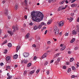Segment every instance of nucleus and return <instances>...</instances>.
I'll use <instances>...</instances> for the list:
<instances>
[{
    "mask_svg": "<svg viewBox=\"0 0 79 79\" xmlns=\"http://www.w3.org/2000/svg\"><path fill=\"white\" fill-rule=\"evenodd\" d=\"M32 21L39 22L42 21L44 18V15L40 12L36 11L32 12L31 14Z\"/></svg>",
    "mask_w": 79,
    "mask_h": 79,
    "instance_id": "nucleus-1",
    "label": "nucleus"
},
{
    "mask_svg": "<svg viewBox=\"0 0 79 79\" xmlns=\"http://www.w3.org/2000/svg\"><path fill=\"white\" fill-rule=\"evenodd\" d=\"M23 55L25 58H27L29 56V53L24 52L23 54Z\"/></svg>",
    "mask_w": 79,
    "mask_h": 79,
    "instance_id": "nucleus-2",
    "label": "nucleus"
},
{
    "mask_svg": "<svg viewBox=\"0 0 79 79\" xmlns=\"http://www.w3.org/2000/svg\"><path fill=\"white\" fill-rule=\"evenodd\" d=\"M7 32L10 35H13V34L11 31V29L9 28H7Z\"/></svg>",
    "mask_w": 79,
    "mask_h": 79,
    "instance_id": "nucleus-3",
    "label": "nucleus"
},
{
    "mask_svg": "<svg viewBox=\"0 0 79 79\" xmlns=\"http://www.w3.org/2000/svg\"><path fill=\"white\" fill-rule=\"evenodd\" d=\"M64 25V22L63 21H61L59 23V26L60 27H61Z\"/></svg>",
    "mask_w": 79,
    "mask_h": 79,
    "instance_id": "nucleus-4",
    "label": "nucleus"
},
{
    "mask_svg": "<svg viewBox=\"0 0 79 79\" xmlns=\"http://www.w3.org/2000/svg\"><path fill=\"white\" fill-rule=\"evenodd\" d=\"M61 58L58 57L57 58V60L55 62V64H56V65L58 64V63L60 62V61L61 60Z\"/></svg>",
    "mask_w": 79,
    "mask_h": 79,
    "instance_id": "nucleus-5",
    "label": "nucleus"
},
{
    "mask_svg": "<svg viewBox=\"0 0 79 79\" xmlns=\"http://www.w3.org/2000/svg\"><path fill=\"white\" fill-rule=\"evenodd\" d=\"M54 34L56 36L58 35L59 34V30H57V31H55Z\"/></svg>",
    "mask_w": 79,
    "mask_h": 79,
    "instance_id": "nucleus-6",
    "label": "nucleus"
},
{
    "mask_svg": "<svg viewBox=\"0 0 79 79\" xmlns=\"http://www.w3.org/2000/svg\"><path fill=\"white\" fill-rule=\"evenodd\" d=\"M4 14L5 16H7L8 14V9H5L4 11Z\"/></svg>",
    "mask_w": 79,
    "mask_h": 79,
    "instance_id": "nucleus-7",
    "label": "nucleus"
},
{
    "mask_svg": "<svg viewBox=\"0 0 79 79\" xmlns=\"http://www.w3.org/2000/svg\"><path fill=\"white\" fill-rule=\"evenodd\" d=\"M48 55V54H47V53H45L44 54L42 57V58L44 59V58H46V57Z\"/></svg>",
    "mask_w": 79,
    "mask_h": 79,
    "instance_id": "nucleus-8",
    "label": "nucleus"
},
{
    "mask_svg": "<svg viewBox=\"0 0 79 79\" xmlns=\"http://www.w3.org/2000/svg\"><path fill=\"white\" fill-rule=\"evenodd\" d=\"M60 55V53H57L54 56V57L55 58H57V57H58V56H59V55Z\"/></svg>",
    "mask_w": 79,
    "mask_h": 79,
    "instance_id": "nucleus-9",
    "label": "nucleus"
},
{
    "mask_svg": "<svg viewBox=\"0 0 79 79\" xmlns=\"http://www.w3.org/2000/svg\"><path fill=\"white\" fill-rule=\"evenodd\" d=\"M7 76L8 77L7 78V79H10L11 78H12V76L10 75V73H7Z\"/></svg>",
    "mask_w": 79,
    "mask_h": 79,
    "instance_id": "nucleus-10",
    "label": "nucleus"
},
{
    "mask_svg": "<svg viewBox=\"0 0 79 79\" xmlns=\"http://www.w3.org/2000/svg\"><path fill=\"white\" fill-rule=\"evenodd\" d=\"M56 0H48V2L50 3L52 2V3H55L56 2Z\"/></svg>",
    "mask_w": 79,
    "mask_h": 79,
    "instance_id": "nucleus-11",
    "label": "nucleus"
},
{
    "mask_svg": "<svg viewBox=\"0 0 79 79\" xmlns=\"http://www.w3.org/2000/svg\"><path fill=\"white\" fill-rule=\"evenodd\" d=\"M57 30H59V29H58L57 28V27L56 26H55L54 27V31H57Z\"/></svg>",
    "mask_w": 79,
    "mask_h": 79,
    "instance_id": "nucleus-12",
    "label": "nucleus"
},
{
    "mask_svg": "<svg viewBox=\"0 0 79 79\" xmlns=\"http://www.w3.org/2000/svg\"><path fill=\"white\" fill-rule=\"evenodd\" d=\"M66 48V46H63L62 48L60 49V51H63L64 49Z\"/></svg>",
    "mask_w": 79,
    "mask_h": 79,
    "instance_id": "nucleus-13",
    "label": "nucleus"
},
{
    "mask_svg": "<svg viewBox=\"0 0 79 79\" xmlns=\"http://www.w3.org/2000/svg\"><path fill=\"white\" fill-rule=\"evenodd\" d=\"M18 5L15 4V11H16V10H18Z\"/></svg>",
    "mask_w": 79,
    "mask_h": 79,
    "instance_id": "nucleus-14",
    "label": "nucleus"
},
{
    "mask_svg": "<svg viewBox=\"0 0 79 79\" xmlns=\"http://www.w3.org/2000/svg\"><path fill=\"white\" fill-rule=\"evenodd\" d=\"M30 34L29 33H27L26 35L25 36V39H27L28 38H29V37Z\"/></svg>",
    "mask_w": 79,
    "mask_h": 79,
    "instance_id": "nucleus-15",
    "label": "nucleus"
},
{
    "mask_svg": "<svg viewBox=\"0 0 79 79\" xmlns=\"http://www.w3.org/2000/svg\"><path fill=\"white\" fill-rule=\"evenodd\" d=\"M72 34H73V35H76L77 34V32H76V31L75 30H73L72 31Z\"/></svg>",
    "mask_w": 79,
    "mask_h": 79,
    "instance_id": "nucleus-16",
    "label": "nucleus"
},
{
    "mask_svg": "<svg viewBox=\"0 0 79 79\" xmlns=\"http://www.w3.org/2000/svg\"><path fill=\"white\" fill-rule=\"evenodd\" d=\"M12 29H13V32H16V27H15L14 26L12 27Z\"/></svg>",
    "mask_w": 79,
    "mask_h": 79,
    "instance_id": "nucleus-17",
    "label": "nucleus"
},
{
    "mask_svg": "<svg viewBox=\"0 0 79 79\" xmlns=\"http://www.w3.org/2000/svg\"><path fill=\"white\" fill-rule=\"evenodd\" d=\"M18 58V55L15 54L13 56V58L14 59H16Z\"/></svg>",
    "mask_w": 79,
    "mask_h": 79,
    "instance_id": "nucleus-18",
    "label": "nucleus"
},
{
    "mask_svg": "<svg viewBox=\"0 0 79 79\" xmlns=\"http://www.w3.org/2000/svg\"><path fill=\"white\" fill-rule=\"evenodd\" d=\"M51 23H52V20H50L48 21L47 24L48 25H49V24H51Z\"/></svg>",
    "mask_w": 79,
    "mask_h": 79,
    "instance_id": "nucleus-19",
    "label": "nucleus"
},
{
    "mask_svg": "<svg viewBox=\"0 0 79 79\" xmlns=\"http://www.w3.org/2000/svg\"><path fill=\"white\" fill-rule=\"evenodd\" d=\"M38 29V27L37 25H35L33 28L34 30H37Z\"/></svg>",
    "mask_w": 79,
    "mask_h": 79,
    "instance_id": "nucleus-20",
    "label": "nucleus"
},
{
    "mask_svg": "<svg viewBox=\"0 0 79 79\" xmlns=\"http://www.w3.org/2000/svg\"><path fill=\"white\" fill-rule=\"evenodd\" d=\"M41 26H46V23H45L44 22L41 23Z\"/></svg>",
    "mask_w": 79,
    "mask_h": 79,
    "instance_id": "nucleus-21",
    "label": "nucleus"
},
{
    "mask_svg": "<svg viewBox=\"0 0 79 79\" xmlns=\"http://www.w3.org/2000/svg\"><path fill=\"white\" fill-rule=\"evenodd\" d=\"M19 48H20V46L19 45H18V46H17V47H16V51H18V50H19Z\"/></svg>",
    "mask_w": 79,
    "mask_h": 79,
    "instance_id": "nucleus-22",
    "label": "nucleus"
},
{
    "mask_svg": "<svg viewBox=\"0 0 79 79\" xmlns=\"http://www.w3.org/2000/svg\"><path fill=\"white\" fill-rule=\"evenodd\" d=\"M67 6H68L66 5L65 6V7H63V6H62V10H65L66 8H67Z\"/></svg>",
    "mask_w": 79,
    "mask_h": 79,
    "instance_id": "nucleus-23",
    "label": "nucleus"
},
{
    "mask_svg": "<svg viewBox=\"0 0 79 79\" xmlns=\"http://www.w3.org/2000/svg\"><path fill=\"white\" fill-rule=\"evenodd\" d=\"M65 2V0H63L62 1L60 2L59 4L60 5H62L63 4V3H64V2Z\"/></svg>",
    "mask_w": 79,
    "mask_h": 79,
    "instance_id": "nucleus-24",
    "label": "nucleus"
},
{
    "mask_svg": "<svg viewBox=\"0 0 79 79\" xmlns=\"http://www.w3.org/2000/svg\"><path fill=\"white\" fill-rule=\"evenodd\" d=\"M61 10H62V6H60L58 9V11H61Z\"/></svg>",
    "mask_w": 79,
    "mask_h": 79,
    "instance_id": "nucleus-25",
    "label": "nucleus"
},
{
    "mask_svg": "<svg viewBox=\"0 0 79 79\" xmlns=\"http://www.w3.org/2000/svg\"><path fill=\"white\" fill-rule=\"evenodd\" d=\"M6 59L7 61H8V60H10V57L7 56L6 58Z\"/></svg>",
    "mask_w": 79,
    "mask_h": 79,
    "instance_id": "nucleus-26",
    "label": "nucleus"
},
{
    "mask_svg": "<svg viewBox=\"0 0 79 79\" xmlns=\"http://www.w3.org/2000/svg\"><path fill=\"white\" fill-rule=\"evenodd\" d=\"M76 5L75 4H73L71 5V7H72V8L76 7Z\"/></svg>",
    "mask_w": 79,
    "mask_h": 79,
    "instance_id": "nucleus-27",
    "label": "nucleus"
},
{
    "mask_svg": "<svg viewBox=\"0 0 79 79\" xmlns=\"http://www.w3.org/2000/svg\"><path fill=\"white\" fill-rule=\"evenodd\" d=\"M8 46L9 47H12V44L11 43H9L8 44Z\"/></svg>",
    "mask_w": 79,
    "mask_h": 79,
    "instance_id": "nucleus-28",
    "label": "nucleus"
},
{
    "mask_svg": "<svg viewBox=\"0 0 79 79\" xmlns=\"http://www.w3.org/2000/svg\"><path fill=\"white\" fill-rule=\"evenodd\" d=\"M7 52H8V50L6 49H5L3 51V53H5V54H6Z\"/></svg>",
    "mask_w": 79,
    "mask_h": 79,
    "instance_id": "nucleus-29",
    "label": "nucleus"
},
{
    "mask_svg": "<svg viewBox=\"0 0 79 79\" xmlns=\"http://www.w3.org/2000/svg\"><path fill=\"white\" fill-rule=\"evenodd\" d=\"M42 25L41 24L39 25L38 27V29H41L42 28Z\"/></svg>",
    "mask_w": 79,
    "mask_h": 79,
    "instance_id": "nucleus-30",
    "label": "nucleus"
},
{
    "mask_svg": "<svg viewBox=\"0 0 79 79\" xmlns=\"http://www.w3.org/2000/svg\"><path fill=\"white\" fill-rule=\"evenodd\" d=\"M74 41H75V39L73 38L70 41V43H73Z\"/></svg>",
    "mask_w": 79,
    "mask_h": 79,
    "instance_id": "nucleus-31",
    "label": "nucleus"
},
{
    "mask_svg": "<svg viewBox=\"0 0 79 79\" xmlns=\"http://www.w3.org/2000/svg\"><path fill=\"white\" fill-rule=\"evenodd\" d=\"M7 42V40H6L3 42L2 44V45H4V44H6Z\"/></svg>",
    "mask_w": 79,
    "mask_h": 79,
    "instance_id": "nucleus-32",
    "label": "nucleus"
},
{
    "mask_svg": "<svg viewBox=\"0 0 79 79\" xmlns=\"http://www.w3.org/2000/svg\"><path fill=\"white\" fill-rule=\"evenodd\" d=\"M34 73V70H32L30 72V74H33V73Z\"/></svg>",
    "mask_w": 79,
    "mask_h": 79,
    "instance_id": "nucleus-33",
    "label": "nucleus"
},
{
    "mask_svg": "<svg viewBox=\"0 0 79 79\" xmlns=\"http://www.w3.org/2000/svg\"><path fill=\"white\" fill-rule=\"evenodd\" d=\"M67 71L68 73H70V72H71V69L70 68H69L67 70Z\"/></svg>",
    "mask_w": 79,
    "mask_h": 79,
    "instance_id": "nucleus-34",
    "label": "nucleus"
},
{
    "mask_svg": "<svg viewBox=\"0 0 79 79\" xmlns=\"http://www.w3.org/2000/svg\"><path fill=\"white\" fill-rule=\"evenodd\" d=\"M74 60V58H71L70 59V62H72Z\"/></svg>",
    "mask_w": 79,
    "mask_h": 79,
    "instance_id": "nucleus-35",
    "label": "nucleus"
},
{
    "mask_svg": "<svg viewBox=\"0 0 79 79\" xmlns=\"http://www.w3.org/2000/svg\"><path fill=\"white\" fill-rule=\"evenodd\" d=\"M30 66H31V63H29V64H27V66L28 67H30Z\"/></svg>",
    "mask_w": 79,
    "mask_h": 79,
    "instance_id": "nucleus-36",
    "label": "nucleus"
},
{
    "mask_svg": "<svg viewBox=\"0 0 79 79\" xmlns=\"http://www.w3.org/2000/svg\"><path fill=\"white\" fill-rule=\"evenodd\" d=\"M78 48H79V47L77 46L74 48V50H78Z\"/></svg>",
    "mask_w": 79,
    "mask_h": 79,
    "instance_id": "nucleus-37",
    "label": "nucleus"
},
{
    "mask_svg": "<svg viewBox=\"0 0 79 79\" xmlns=\"http://www.w3.org/2000/svg\"><path fill=\"white\" fill-rule=\"evenodd\" d=\"M27 74V72L26 71H24V73H23V75L24 76H26Z\"/></svg>",
    "mask_w": 79,
    "mask_h": 79,
    "instance_id": "nucleus-38",
    "label": "nucleus"
},
{
    "mask_svg": "<svg viewBox=\"0 0 79 79\" xmlns=\"http://www.w3.org/2000/svg\"><path fill=\"white\" fill-rule=\"evenodd\" d=\"M70 15H71L72 17H73V16H74V13H71L70 14Z\"/></svg>",
    "mask_w": 79,
    "mask_h": 79,
    "instance_id": "nucleus-39",
    "label": "nucleus"
},
{
    "mask_svg": "<svg viewBox=\"0 0 79 79\" xmlns=\"http://www.w3.org/2000/svg\"><path fill=\"white\" fill-rule=\"evenodd\" d=\"M76 77V76L73 75L71 76V78H74L75 77Z\"/></svg>",
    "mask_w": 79,
    "mask_h": 79,
    "instance_id": "nucleus-40",
    "label": "nucleus"
},
{
    "mask_svg": "<svg viewBox=\"0 0 79 79\" xmlns=\"http://www.w3.org/2000/svg\"><path fill=\"white\" fill-rule=\"evenodd\" d=\"M72 68L73 70H75L76 69V68L74 66L72 67Z\"/></svg>",
    "mask_w": 79,
    "mask_h": 79,
    "instance_id": "nucleus-41",
    "label": "nucleus"
},
{
    "mask_svg": "<svg viewBox=\"0 0 79 79\" xmlns=\"http://www.w3.org/2000/svg\"><path fill=\"white\" fill-rule=\"evenodd\" d=\"M47 64H48V62L47 61L45 63L44 66H47Z\"/></svg>",
    "mask_w": 79,
    "mask_h": 79,
    "instance_id": "nucleus-42",
    "label": "nucleus"
},
{
    "mask_svg": "<svg viewBox=\"0 0 79 79\" xmlns=\"http://www.w3.org/2000/svg\"><path fill=\"white\" fill-rule=\"evenodd\" d=\"M24 63H27V60H24Z\"/></svg>",
    "mask_w": 79,
    "mask_h": 79,
    "instance_id": "nucleus-43",
    "label": "nucleus"
},
{
    "mask_svg": "<svg viewBox=\"0 0 79 79\" xmlns=\"http://www.w3.org/2000/svg\"><path fill=\"white\" fill-rule=\"evenodd\" d=\"M29 25L30 26H32V25H33V23H32V22H31L29 24Z\"/></svg>",
    "mask_w": 79,
    "mask_h": 79,
    "instance_id": "nucleus-44",
    "label": "nucleus"
},
{
    "mask_svg": "<svg viewBox=\"0 0 79 79\" xmlns=\"http://www.w3.org/2000/svg\"><path fill=\"white\" fill-rule=\"evenodd\" d=\"M6 68H7V69H10V68H11V67H10V66H6Z\"/></svg>",
    "mask_w": 79,
    "mask_h": 79,
    "instance_id": "nucleus-45",
    "label": "nucleus"
},
{
    "mask_svg": "<svg viewBox=\"0 0 79 79\" xmlns=\"http://www.w3.org/2000/svg\"><path fill=\"white\" fill-rule=\"evenodd\" d=\"M37 57H36V56H35L33 58V60H36V59H37Z\"/></svg>",
    "mask_w": 79,
    "mask_h": 79,
    "instance_id": "nucleus-46",
    "label": "nucleus"
},
{
    "mask_svg": "<svg viewBox=\"0 0 79 79\" xmlns=\"http://www.w3.org/2000/svg\"><path fill=\"white\" fill-rule=\"evenodd\" d=\"M39 71H40L39 69H37L36 72V73H39Z\"/></svg>",
    "mask_w": 79,
    "mask_h": 79,
    "instance_id": "nucleus-47",
    "label": "nucleus"
},
{
    "mask_svg": "<svg viewBox=\"0 0 79 79\" xmlns=\"http://www.w3.org/2000/svg\"><path fill=\"white\" fill-rule=\"evenodd\" d=\"M68 33H66L65 35V36H68Z\"/></svg>",
    "mask_w": 79,
    "mask_h": 79,
    "instance_id": "nucleus-48",
    "label": "nucleus"
},
{
    "mask_svg": "<svg viewBox=\"0 0 79 79\" xmlns=\"http://www.w3.org/2000/svg\"><path fill=\"white\" fill-rule=\"evenodd\" d=\"M53 61H54V60H52L50 62V63H53Z\"/></svg>",
    "mask_w": 79,
    "mask_h": 79,
    "instance_id": "nucleus-49",
    "label": "nucleus"
},
{
    "mask_svg": "<svg viewBox=\"0 0 79 79\" xmlns=\"http://www.w3.org/2000/svg\"><path fill=\"white\" fill-rule=\"evenodd\" d=\"M75 1H76V0H72V1L71 3H74Z\"/></svg>",
    "mask_w": 79,
    "mask_h": 79,
    "instance_id": "nucleus-50",
    "label": "nucleus"
},
{
    "mask_svg": "<svg viewBox=\"0 0 79 79\" xmlns=\"http://www.w3.org/2000/svg\"><path fill=\"white\" fill-rule=\"evenodd\" d=\"M70 19L71 20V21H73V18L70 17L69 19Z\"/></svg>",
    "mask_w": 79,
    "mask_h": 79,
    "instance_id": "nucleus-51",
    "label": "nucleus"
},
{
    "mask_svg": "<svg viewBox=\"0 0 79 79\" xmlns=\"http://www.w3.org/2000/svg\"><path fill=\"white\" fill-rule=\"evenodd\" d=\"M25 4H27V1L26 0H25Z\"/></svg>",
    "mask_w": 79,
    "mask_h": 79,
    "instance_id": "nucleus-52",
    "label": "nucleus"
},
{
    "mask_svg": "<svg viewBox=\"0 0 79 79\" xmlns=\"http://www.w3.org/2000/svg\"><path fill=\"white\" fill-rule=\"evenodd\" d=\"M16 31H18V30H19V27H16Z\"/></svg>",
    "mask_w": 79,
    "mask_h": 79,
    "instance_id": "nucleus-53",
    "label": "nucleus"
},
{
    "mask_svg": "<svg viewBox=\"0 0 79 79\" xmlns=\"http://www.w3.org/2000/svg\"><path fill=\"white\" fill-rule=\"evenodd\" d=\"M63 69H66V67L65 66H64L63 67Z\"/></svg>",
    "mask_w": 79,
    "mask_h": 79,
    "instance_id": "nucleus-54",
    "label": "nucleus"
},
{
    "mask_svg": "<svg viewBox=\"0 0 79 79\" xmlns=\"http://www.w3.org/2000/svg\"><path fill=\"white\" fill-rule=\"evenodd\" d=\"M50 41H48V42H47V44H50Z\"/></svg>",
    "mask_w": 79,
    "mask_h": 79,
    "instance_id": "nucleus-55",
    "label": "nucleus"
},
{
    "mask_svg": "<svg viewBox=\"0 0 79 79\" xmlns=\"http://www.w3.org/2000/svg\"><path fill=\"white\" fill-rule=\"evenodd\" d=\"M8 18L9 19H11V17L9 15L8 16Z\"/></svg>",
    "mask_w": 79,
    "mask_h": 79,
    "instance_id": "nucleus-56",
    "label": "nucleus"
},
{
    "mask_svg": "<svg viewBox=\"0 0 79 79\" xmlns=\"http://www.w3.org/2000/svg\"><path fill=\"white\" fill-rule=\"evenodd\" d=\"M32 47H35L36 46L35 45V44H33L32 45Z\"/></svg>",
    "mask_w": 79,
    "mask_h": 79,
    "instance_id": "nucleus-57",
    "label": "nucleus"
},
{
    "mask_svg": "<svg viewBox=\"0 0 79 79\" xmlns=\"http://www.w3.org/2000/svg\"><path fill=\"white\" fill-rule=\"evenodd\" d=\"M68 54H71V51H68Z\"/></svg>",
    "mask_w": 79,
    "mask_h": 79,
    "instance_id": "nucleus-58",
    "label": "nucleus"
},
{
    "mask_svg": "<svg viewBox=\"0 0 79 79\" xmlns=\"http://www.w3.org/2000/svg\"><path fill=\"white\" fill-rule=\"evenodd\" d=\"M0 65L1 66H3L4 64H3V63H2L0 64Z\"/></svg>",
    "mask_w": 79,
    "mask_h": 79,
    "instance_id": "nucleus-59",
    "label": "nucleus"
},
{
    "mask_svg": "<svg viewBox=\"0 0 79 79\" xmlns=\"http://www.w3.org/2000/svg\"><path fill=\"white\" fill-rule=\"evenodd\" d=\"M5 1H3L2 2V4H4L5 3Z\"/></svg>",
    "mask_w": 79,
    "mask_h": 79,
    "instance_id": "nucleus-60",
    "label": "nucleus"
},
{
    "mask_svg": "<svg viewBox=\"0 0 79 79\" xmlns=\"http://www.w3.org/2000/svg\"><path fill=\"white\" fill-rule=\"evenodd\" d=\"M47 33V30H46L44 34L45 35Z\"/></svg>",
    "mask_w": 79,
    "mask_h": 79,
    "instance_id": "nucleus-61",
    "label": "nucleus"
},
{
    "mask_svg": "<svg viewBox=\"0 0 79 79\" xmlns=\"http://www.w3.org/2000/svg\"><path fill=\"white\" fill-rule=\"evenodd\" d=\"M65 2L66 3H67V4L68 3V0H66Z\"/></svg>",
    "mask_w": 79,
    "mask_h": 79,
    "instance_id": "nucleus-62",
    "label": "nucleus"
},
{
    "mask_svg": "<svg viewBox=\"0 0 79 79\" xmlns=\"http://www.w3.org/2000/svg\"><path fill=\"white\" fill-rule=\"evenodd\" d=\"M77 32H79V27H78V28L77 29Z\"/></svg>",
    "mask_w": 79,
    "mask_h": 79,
    "instance_id": "nucleus-63",
    "label": "nucleus"
},
{
    "mask_svg": "<svg viewBox=\"0 0 79 79\" xmlns=\"http://www.w3.org/2000/svg\"><path fill=\"white\" fill-rule=\"evenodd\" d=\"M24 18H25L26 19H27V16L25 15V16H24Z\"/></svg>",
    "mask_w": 79,
    "mask_h": 79,
    "instance_id": "nucleus-64",
    "label": "nucleus"
}]
</instances>
